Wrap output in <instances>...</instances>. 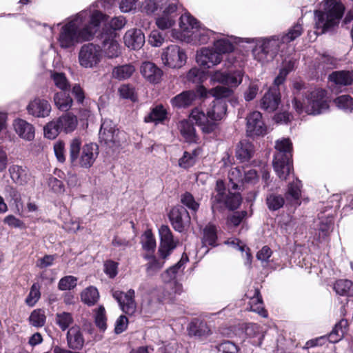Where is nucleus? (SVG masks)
<instances>
[{"instance_id":"obj_15","label":"nucleus","mask_w":353,"mask_h":353,"mask_svg":"<svg viewBox=\"0 0 353 353\" xmlns=\"http://www.w3.org/2000/svg\"><path fill=\"white\" fill-rule=\"evenodd\" d=\"M134 290H129L127 292L121 291H114L113 297L119 303L122 311L127 314H133L137 309V304L134 301Z\"/></svg>"},{"instance_id":"obj_23","label":"nucleus","mask_w":353,"mask_h":353,"mask_svg":"<svg viewBox=\"0 0 353 353\" xmlns=\"http://www.w3.org/2000/svg\"><path fill=\"white\" fill-rule=\"evenodd\" d=\"M140 72L146 81L154 84L159 83L163 76L161 69L150 61L143 62L141 65Z\"/></svg>"},{"instance_id":"obj_32","label":"nucleus","mask_w":353,"mask_h":353,"mask_svg":"<svg viewBox=\"0 0 353 353\" xmlns=\"http://www.w3.org/2000/svg\"><path fill=\"white\" fill-rule=\"evenodd\" d=\"M189 334L204 339L211 334V330L205 322L196 320L190 325Z\"/></svg>"},{"instance_id":"obj_2","label":"nucleus","mask_w":353,"mask_h":353,"mask_svg":"<svg viewBox=\"0 0 353 353\" xmlns=\"http://www.w3.org/2000/svg\"><path fill=\"white\" fill-rule=\"evenodd\" d=\"M226 110L227 106L223 100L214 99L210 104L206 114L196 107L192 110L190 119L194 121L203 132L209 134L215 130L217 122L224 117Z\"/></svg>"},{"instance_id":"obj_30","label":"nucleus","mask_w":353,"mask_h":353,"mask_svg":"<svg viewBox=\"0 0 353 353\" xmlns=\"http://www.w3.org/2000/svg\"><path fill=\"white\" fill-rule=\"evenodd\" d=\"M328 79L337 85H349L353 83V71H334L329 75Z\"/></svg>"},{"instance_id":"obj_31","label":"nucleus","mask_w":353,"mask_h":353,"mask_svg":"<svg viewBox=\"0 0 353 353\" xmlns=\"http://www.w3.org/2000/svg\"><path fill=\"white\" fill-rule=\"evenodd\" d=\"M196 95L193 91L183 92L171 99L172 105L176 108H186L192 104Z\"/></svg>"},{"instance_id":"obj_19","label":"nucleus","mask_w":353,"mask_h":353,"mask_svg":"<svg viewBox=\"0 0 353 353\" xmlns=\"http://www.w3.org/2000/svg\"><path fill=\"white\" fill-rule=\"evenodd\" d=\"M114 33L111 31L110 33L104 37L102 36L101 53L108 59L118 57L121 54V49L119 43L114 39Z\"/></svg>"},{"instance_id":"obj_20","label":"nucleus","mask_w":353,"mask_h":353,"mask_svg":"<svg viewBox=\"0 0 353 353\" xmlns=\"http://www.w3.org/2000/svg\"><path fill=\"white\" fill-rule=\"evenodd\" d=\"M196 60L200 65L210 68L219 63L222 60V57L216 50L203 48L197 53Z\"/></svg>"},{"instance_id":"obj_60","label":"nucleus","mask_w":353,"mask_h":353,"mask_svg":"<svg viewBox=\"0 0 353 353\" xmlns=\"http://www.w3.org/2000/svg\"><path fill=\"white\" fill-rule=\"evenodd\" d=\"M241 197L239 193H229L227 195L225 207L230 210L236 209L241 204Z\"/></svg>"},{"instance_id":"obj_52","label":"nucleus","mask_w":353,"mask_h":353,"mask_svg":"<svg viewBox=\"0 0 353 353\" xmlns=\"http://www.w3.org/2000/svg\"><path fill=\"white\" fill-rule=\"evenodd\" d=\"M142 247L145 250L153 252L156 248V241L150 230L144 232L142 240Z\"/></svg>"},{"instance_id":"obj_64","label":"nucleus","mask_w":353,"mask_h":353,"mask_svg":"<svg viewBox=\"0 0 353 353\" xmlns=\"http://www.w3.org/2000/svg\"><path fill=\"white\" fill-rule=\"evenodd\" d=\"M219 352L223 353H237L239 351L238 347L232 342L225 341L218 346Z\"/></svg>"},{"instance_id":"obj_5","label":"nucleus","mask_w":353,"mask_h":353,"mask_svg":"<svg viewBox=\"0 0 353 353\" xmlns=\"http://www.w3.org/2000/svg\"><path fill=\"white\" fill-rule=\"evenodd\" d=\"M275 149L274 170L279 179L286 180L292 169V143L290 139L282 138L276 141Z\"/></svg>"},{"instance_id":"obj_13","label":"nucleus","mask_w":353,"mask_h":353,"mask_svg":"<svg viewBox=\"0 0 353 353\" xmlns=\"http://www.w3.org/2000/svg\"><path fill=\"white\" fill-rule=\"evenodd\" d=\"M168 216L172 228L179 232H182L190 222V214L182 205L174 207Z\"/></svg>"},{"instance_id":"obj_45","label":"nucleus","mask_w":353,"mask_h":353,"mask_svg":"<svg viewBox=\"0 0 353 353\" xmlns=\"http://www.w3.org/2000/svg\"><path fill=\"white\" fill-rule=\"evenodd\" d=\"M30 324L36 327H41L45 325L46 316L41 309L34 310L29 316Z\"/></svg>"},{"instance_id":"obj_44","label":"nucleus","mask_w":353,"mask_h":353,"mask_svg":"<svg viewBox=\"0 0 353 353\" xmlns=\"http://www.w3.org/2000/svg\"><path fill=\"white\" fill-rule=\"evenodd\" d=\"M199 154V150H194L192 152H184L183 157L179 160V165L185 169L193 166Z\"/></svg>"},{"instance_id":"obj_10","label":"nucleus","mask_w":353,"mask_h":353,"mask_svg":"<svg viewBox=\"0 0 353 353\" xmlns=\"http://www.w3.org/2000/svg\"><path fill=\"white\" fill-rule=\"evenodd\" d=\"M102 53L101 47L90 43L83 45L79 52V65L84 68H94L101 62Z\"/></svg>"},{"instance_id":"obj_54","label":"nucleus","mask_w":353,"mask_h":353,"mask_svg":"<svg viewBox=\"0 0 353 353\" xmlns=\"http://www.w3.org/2000/svg\"><path fill=\"white\" fill-rule=\"evenodd\" d=\"M336 106L346 111L351 112L353 110V99L349 95H341L334 100Z\"/></svg>"},{"instance_id":"obj_12","label":"nucleus","mask_w":353,"mask_h":353,"mask_svg":"<svg viewBox=\"0 0 353 353\" xmlns=\"http://www.w3.org/2000/svg\"><path fill=\"white\" fill-rule=\"evenodd\" d=\"M186 54L178 46H168L162 53L163 63L172 68H181L186 62Z\"/></svg>"},{"instance_id":"obj_6","label":"nucleus","mask_w":353,"mask_h":353,"mask_svg":"<svg viewBox=\"0 0 353 353\" xmlns=\"http://www.w3.org/2000/svg\"><path fill=\"white\" fill-rule=\"evenodd\" d=\"M325 92L321 89H316L306 96L307 104H304L294 98L292 103L298 114L305 112L308 114H319L324 112L329 107L325 99Z\"/></svg>"},{"instance_id":"obj_9","label":"nucleus","mask_w":353,"mask_h":353,"mask_svg":"<svg viewBox=\"0 0 353 353\" xmlns=\"http://www.w3.org/2000/svg\"><path fill=\"white\" fill-rule=\"evenodd\" d=\"M180 27L183 31L190 32L192 30V36L200 44L207 43L210 37L215 33L205 28H201L199 22L190 14H185L180 18Z\"/></svg>"},{"instance_id":"obj_18","label":"nucleus","mask_w":353,"mask_h":353,"mask_svg":"<svg viewBox=\"0 0 353 353\" xmlns=\"http://www.w3.org/2000/svg\"><path fill=\"white\" fill-rule=\"evenodd\" d=\"M265 131L261 112L254 111L247 117V133L249 136L263 135Z\"/></svg>"},{"instance_id":"obj_36","label":"nucleus","mask_w":353,"mask_h":353,"mask_svg":"<svg viewBox=\"0 0 353 353\" xmlns=\"http://www.w3.org/2000/svg\"><path fill=\"white\" fill-rule=\"evenodd\" d=\"M167 112L166 110L162 105H158L151 109L150 113L145 117L144 121L146 123L154 122L159 123L162 122L166 117Z\"/></svg>"},{"instance_id":"obj_33","label":"nucleus","mask_w":353,"mask_h":353,"mask_svg":"<svg viewBox=\"0 0 353 353\" xmlns=\"http://www.w3.org/2000/svg\"><path fill=\"white\" fill-rule=\"evenodd\" d=\"M9 172L12 181L19 185H23L29 180L28 171L22 166L12 165L9 168Z\"/></svg>"},{"instance_id":"obj_40","label":"nucleus","mask_w":353,"mask_h":353,"mask_svg":"<svg viewBox=\"0 0 353 353\" xmlns=\"http://www.w3.org/2000/svg\"><path fill=\"white\" fill-rule=\"evenodd\" d=\"M179 128L181 134L188 142L196 141L195 129L190 121L183 120L179 123Z\"/></svg>"},{"instance_id":"obj_47","label":"nucleus","mask_w":353,"mask_h":353,"mask_svg":"<svg viewBox=\"0 0 353 353\" xmlns=\"http://www.w3.org/2000/svg\"><path fill=\"white\" fill-rule=\"evenodd\" d=\"M250 305L252 311L256 312L263 316H266L265 314V311L263 310L262 298L258 289H254L253 296L250 298Z\"/></svg>"},{"instance_id":"obj_56","label":"nucleus","mask_w":353,"mask_h":353,"mask_svg":"<svg viewBox=\"0 0 353 353\" xmlns=\"http://www.w3.org/2000/svg\"><path fill=\"white\" fill-rule=\"evenodd\" d=\"M174 16H168L165 14H162L161 17L156 19V24L161 30L170 28L174 24Z\"/></svg>"},{"instance_id":"obj_50","label":"nucleus","mask_w":353,"mask_h":353,"mask_svg":"<svg viewBox=\"0 0 353 353\" xmlns=\"http://www.w3.org/2000/svg\"><path fill=\"white\" fill-rule=\"evenodd\" d=\"M50 77L56 87L61 90L65 91L69 88L70 84L64 73L52 72Z\"/></svg>"},{"instance_id":"obj_26","label":"nucleus","mask_w":353,"mask_h":353,"mask_svg":"<svg viewBox=\"0 0 353 353\" xmlns=\"http://www.w3.org/2000/svg\"><path fill=\"white\" fill-rule=\"evenodd\" d=\"M125 45L132 50H139L145 43V36L141 30H128L123 37Z\"/></svg>"},{"instance_id":"obj_25","label":"nucleus","mask_w":353,"mask_h":353,"mask_svg":"<svg viewBox=\"0 0 353 353\" xmlns=\"http://www.w3.org/2000/svg\"><path fill=\"white\" fill-rule=\"evenodd\" d=\"M13 127L18 136L28 141H32L34 138L35 129L32 124L21 119H15Z\"/></svg>"},{"instance_id":"obj_58","label":"nucleus","mask_w":353,"mask_h":353,"mask_svg":"<svg viewBox=\"0 0 353 353\" xmlns=\"http://www.w3.org/2000/svg\"><path fill=\"white\" fill-rule=\"evenodd\" d=\"M164 3L159 0H145L142 4V10L147 14L154 12L159 7L163 6ZM166 3H165V6Z\"/></svg>"},{"instance_id":"obj_29","label":"nucleus","mask_w":353,"mask_h":353,"mask_svg":"<svg viewBox=\"0 0 353 353\" xmlns=\"http://www.w3.org/2000/svg\"><path fill=\"white\" fill-rule=\"evenodd\" d=\"M136 68L132 63H126L113 68L112 77L118 81H125L130 79L135 72Z\"/></svg>"},{"instance_id":"obj_55","label":"nucleus","mask_w":353,"mask_h":353,"mask_svg":"<svg viewBox=\"0 0 353 353\" xmlns=\"http://www.w3.org/2000/svg\"><path fill=\"white\" fill-rule=\"evenodd\" d=\"M77 279L73 276H65L61 278L58 283V288L61 291L70 290L76 287Z\"/></svg>"},{"instance_id":"obj_57","label":"nucleus","mask_w":353,"mask_h":353,"mask_svg":"<svg viewBox=\"0 0 353 353\" xmlns=\"http://www.w3.org/2000/svg\"><path fill=\"white\" fill-rule=\"evenodd\" d=\"M181 202L190 210L196 212L199 207L194 196L190 192H185L181 196Z\"/></svg>"},{"instance_id":"obj_63","label":"nucleus","mask_w":353,"mask_h":353,"mask_svg":"<svg viewBox=\"0 0 353 353\" xmlns=\"http://www.w3.org/2000/svg\"><path fill=\"white\" fill-rule=\"evenodd\" d=\"M119 94L124 99H130L134 101L137 99L134 88L130 85L124 84L120 86L119 89Z\"/></svg>"},{"instance_id":"obj_39","label":"nucleus","mask_w":353,"mask_h":353,"mask_svg":"<svg viewBox=\"0 0 353 353\" xmlns=\"http://www.w3.org/2000/svg\"><path fill=\"white\" fill-rule=\"evenodd\" d=\"M336 294L341 296H353V283L349 280H338L334 285Z\"/></svg>"},{"instance_id":"obj_43","label":"nucleus","mask_w":353,"mask_h":353,"mask_svg":"<svg viewBox=\"0 0 353 353\" xmlns=\"http://www.w3.org/2000/svg\"><path fill=\"white\" fill-rule=\"evenodd\" d=\"M266 204L270 210L275 211L284 205L285 199L281 194L270 193L266 197Z\"/></svg>"},{"instance_id":"obj_41","label":"nucleus","mask_w":353,"mask_h":353,"mask_svg":"<svg viewBox=\"0 0 353 353\" xmlns=\"http://www.w3.org/2000/svg\"><path fill=\"white\" fill-rule=\"evenodd\" d=\"M144 259L148 261L146 264V272L149 276H153L163 267L164 262L157 259L152 254L144 255Z\"/></svg>"},{"instance_id":"obj_42","label":"nucleus","mask_w":353,"mask_h":353,"mask_svg":"<svg viewBox=\"0 0 353 353\" xmlns=\"http://www.w3.org/2000/svg\"><path fill=\"white\" fill-rule=\"evenodd\" d=\"M81 299L88 305H94L99 299L98 290L93 286L88 287L81 292Z\"/></svg>"},{"instance_id":"obj_4","label":"nucleus","mask_w":353,"mask_h":353,"mask_svg":"<svg viewBox=\"0 0 353 353\" xmlns=\"http://www.w3.org/2000/svg\"><path fill=\"white\" fill-rule=\"evenodd\" d=\"M323 7V10L315 11L316 26L321 33L338 25L345 12V6L340 0H324Z\"/></svg>"},{"instance_id":"obj_24","label":"nucleus","mask_w":353,"mask_h":353,"mask_svg":"<svg viewBox=\"0 0 353 353\" xmlns=\"http://www.w3.org/2000/svg\"><path fill=\"white\" fill-rule=\"evenodd\" d=\"M227 195L224 182L222 180H218L211 199L213 212L216 210L220 211L225 207Z\"/></svg>"},{"instance_id":"obj_16","label":"nucleus","mask_w":353,"mask_h":353,"mask_svg":"<svg viewBox=\"0 0 353 353\" xmlns=\"http://www.w3.org/2000/svg\"><path fill=\"white\" fill-rule=\"evenodd\" d=\"M28 113L34 117L45 118L50 115L52 108L48 101L36 97L27 105Z\"/></svg>"},{"instance_id":"obj_8","label":"nucleus","mask_w":353,"mask_h":353,"mask_svg":"<svg viewBox=\"0 0 353 353\" xmlns=\"http://www.w3.org/2000/svg\"><path fill=\"white\" fill-rule=\"evenodd\" d=\"M77 125L76 116L70 113L63 114L56 121H51L44 127L45 137L53 139L61 132L68 133L74 130Z\"/></svg>"},{"instance_id":"obj_37","label":"nucleus","mask_w":353,"mask_h":353,"mask_svg":"<svg viewBox=\"0 0 353 353\" xmlns=\"http://www.w3.org/2000/svg\"><path fill=\"white\" fill-rule=\"evenodd\" d=\"M188 261V258L187 256H182L181 260L177 263L168 269L162 274L161 276L163 280L165 283L172 282V280L175 279L176 274Z\"/></svg>"},{"instance_id":"obj_49","label":"nucleus","mask_w":353,"mask_h":353,"mask_svg":"<svg viewBox=\"0 0 353 353\" xmlns=\"http://www.w3.org/2000/svg\"><path fill=\"white\" fill-rule=\"evenodd\" d=\"M40 288V285L37 283L32 284L30 292L25 299V303L27 305L33 307L38 302L41 297Z\"/></svg>"},{"instance_id":"obj_59","label":"nucleus","mask_w":353,"mask_h":353,"mask_svg":"<svg viewBox=\"0 0 353 353\" xmlns=\"http://www.w3.org/2000/svg\"><path fill=\"white\" fill-rule=\"evenodd\" d=\"M294 63L292 61L288 62L281 70L279 75L274 79V84L276 88L284 81L288 73L293 70Z\"/></svg>"},{"instance_id":"obj_27","label":"nucleus","mask_w":353,"mask_h":353,"mask_svg":"<svg viewBox=\"0 0 353 353\" xmlns=\"http://www.w3.org/2000/svg\"><path fill=\"white\" fill-rule=\"evenodd\" d=\"M254 153L252 143L247 140L241 141L236 147L235 156L241 162H248Z\"/></svg>"},{"instance_id":"obj_61","label":"nucleus","mask_w":353,"mask_h":353,"mask_svg":"<svg viewBox=\"0 0 353 353\" xmlns=\"http://www.w3.org/2000/svg\"><path fill=\"white\" fill-rule=\"evenodd\" d=\"M323 216H320L319 219L321 220L319 225V231L322 234L323 237L328 235L329 232L332 230L333 226V217L330 215L327 216L326 219L323 220Z\"/></svg>"},{"instance_id":"obj_21","label":"nucleus","mask_w":353,"mask_h":353,"mask_svg":"<svg viewBox=\"0 0 353 353\" xmlns=\"http://www.w3.org/2000/svg\"><path fill=\"white\" fill-rule=\"evenodd\" d=\"M68 347L72 350H81L84 345L85 339L81 328L75 325L70 327L66 334Z\"/></svg>"},{"instance_id":"obj_34","label":"nucleus","mask_w":353,"mask_h":353,"mask_svg":"<svg viewBox=\"0 0 353 353\" xmlns=\"http://www.w3.org/2000/svg\"><path fill=\"white\" fill-rule=\"evenodd\" d=\"M347 325L346 319H341L337 323L328 335L329 341L333 343L339 342L343 337Z\"/></svg>"},{"instance_id":"obj_11","label":"nucleus","mask_w":353,"mask_h":353,"mask_svg":"<svg viewBox=\"0 0 353 353\" xmlns=\"http://www.w3.org/2000/svg\"><path fill=\"white\" fill-rule=\"evenodd\" d=\"M124 138V133L116 128L114 123L108 119H105L101 123L99 130V139L108 147L120 145Z\"/></svg>"},{"instance_id":"obj_53","label":"nucleus","mask_w":353,"mask_h":353,"mask_svg":"<svg viewBox=\"0 0 353 353\" xmlns=\"http://www.w3.org/2000/svg\"><path fill=\"white\" fill-rule=\"evenodd\" d=\"M228 179L232 185V189H236L239 183H242L243 172L239 167L232 168L228 173Z\"/></svg>"},{"instance_id":"obj_28","label":"nucleus","mask_w":353,"mask_h":353,"mask_svg":"<svg viewBox=\"0 0 353 353\" xmlns=\"http://www.w3.org/2000/svg\"><path fill=\"white\" fill-rule=\"evenodd\" d=\"M301 183L297 179L288 185V190L285 193V198L288 204L294 207L301 204Z\"/></svg>"},{"instance_id":"obj_46","label":"nucleus","mask_w":353,"mask_h":353,"mask_svg":"<svg viewBox=\"0 0 353 353\" xmlns=\"http://www.w3.org/2000/svg\"><path fill=\"white\" fill-rule=\"evenodd\" d=\"M214 46L215 50L219 54L230 53L234 50L233 43L226 38H221L216 39L214 41Z\"/></svg>"},{"instance_id":"obj_22","label":"nucleus","mask_w":353,"mask_h":353,"mask_svg":"<svg viewBox=\"0 0 353 353\" xmlns=\"http://www.w3.org/2000/svg\"><path fill=\"white\" fill-rule=\"evenodd\" d=\"M280 101L279 90L276 86H273L263 95L261 101V107L268 112H274L277 109Z\"/></svg>"},{"instance_id":"obj_7","label":"nucleus","mask_w":353,"mask_h":353,"mask_svg":"<svg viewBox=\"0 0 353 353\" xmlns=\"http://www.w3.org/2000/svg\"><path fill=\"white\" fill-rule=\"evenodd\" d=\"M281 43H283L278 36L257 40L252 50L254 59L262 64L272 61L276 56Z\"/></svg>"},{"instance_id":"obj_17","label":"nucleus","mask_w":353,"mask_h":353,"mask_svg":"<svg viewBox=\"0 0 353 353\" xmlns=\"http://www.w3.org/2000/svg\"><path fill=\"white\" fill-rule=\"evenodd\" d=\"M243 79V72L241 70H237L233 73H227L217 70L211 75V80L214 82L223 83L230 87H236L241 82Z\"/></svg>"},{"instance_id":"obj_38","label":"nucleus","mask_w":353,"mask_h":353,"mask_svg":"<svg viewBox=\"0 0 353 353\" xmlns=\"http://www.w3.org/2000/svg\"><path fill=\"white\" fill-rule=\"evenodd\" d=\"M55 323L61 331L68 330L70 326L73 323L74 319L71 313L68 312H60L55 314Z\"/></svg>"},{"instance_id":"obj_51","label":"nucleus","mask_w":353,"mask_h":353,"mask_svg":"<svg viewBox=\"0 0 353 353\" xmlns=\"http://www.w3.org/2000/svg\"><path fill=\"white\" fill-rule=\"evenodd\" d=\"M203 243L212 246H216L217 239L216 229L214 225H208L203 230Z\"/></svg>"},{"instance_id":"obj_14","label":"nucleus","mask_w":353,"mask_h":353,"mask_svg":"<svg viewBox=\"0 0 353 353\" xmlns=\"http://www.w3.org/2000/svg\"><path fill=\"white\" fill-rule=\"evenodd\" d=\"M159 233L161 239L159 252L161 257L165 259L176 247V241L174 240L172 233L166 225H162L160 227Z\"/></svg>"},{"instance_id":"obj_35","label":"nucleus","mask_w":353,"mask_h":353,"mask_svg":"<svg viewBox=\"0 0 353 353\" xmlns=\"http://www.w3.org/2000/svg\"><path fill=\"white\" fill-rule=\"evenodd\" d=\"M57 108L61 111H68L72 105V99L65 91L57 92L54 96Z\"/></svg>"},{"instance_id":"obj_48","label":"nucleus","mask_w":353,"mask_h":353,"mask_svg":"<svg viewBox=\"0 0 353 353\" xmlns=\"http://www.w3.org/2000/svg\"><path fill=\"white\" fill-rule=\"evenodd\" d=\"M303 32L302 24L300 21L290 28L285 35L282 36L280 39L283 43H290L301 35Z\"/></svg>"},{"instance_id":"obj_3","label":"nucleus","mask_w":353,"mask_h":353,"mask_svg":"<svg viewBox=\"0 0 353 353\" xmlns=\"http://www.w3.org/2000/svg\"><path fill=\"white\" fill-rule=\"evenodd\" d=\"M98 154L99 149L95 143H87L81 148L79 138H74L70 142L69 160L72 167L90 168Z\"/></svg>"},{"instance_id":"obj_1","label":"nucleus","mask_w":353,"mask_h":353,"mask_svg":"<svg viewBox=\"0 0 353 353\" xmlns=\"http://www.w3.org/2000/svg\"><path fill=\"white\" fill-rule=\"evenodd\" d=\"M105 15L100 11H82L63 25L57 39L63 49L73 48L77 44L92 39Z\"/></svg>"},{"instance_id":"obj_62","label":"nucleus","mask_w":353,"mask_h":353,"mask_svg":"<svg viewBox=\"0 0 353 353\" xmlns=\"http://www.w3.org/2000/svg\"><path fill=\"white\" fill-rule=\"evenodd\" d=\"M95 323L99 328L103 331L106 329L105 310L103 306L98 307L95 315Z\"/></svg>"}]
</instances>
